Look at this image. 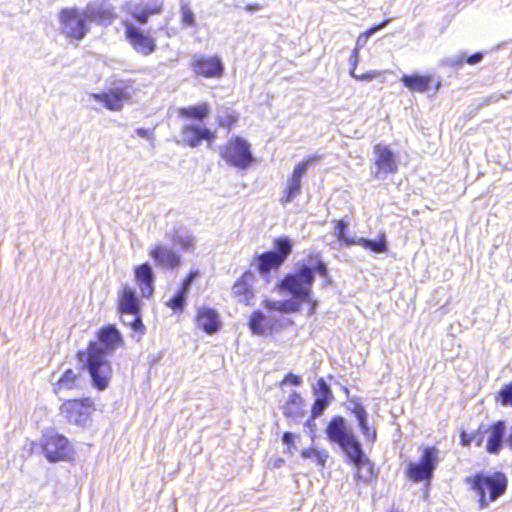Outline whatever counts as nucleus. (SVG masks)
<instances>
[{
    "label": "nucleus",
    "instance_id": "f257e3e1",
    "mask_svg": "<svg viewBox=\"0 0 512 512\" xmlns=\"http://www.w3.org/2000/svg\"><path fill=\"white\" fill-rule=\"evenodd\" d=\"M314 273L323 277L327 284H331L328 267L319 255L315 256V265L313 268L307 265H301L295 273L286 274L276 283V288L281 293L292 295L289 301H297L301 308L302 304L308 305V315L316 313L318 301L312 297V285L315 281Z\"/></svg>",
    "mask_w": 512,
    "mask_h": 512
},
{
    "label": "nucleus",
    "instance_id": "f03ea898",
    "mask_svg": "<svg viewBox=\"0 0 512 512\" xmlns=\"http://www.w3.org/2000/svg\"><path fill=\"white\" fill-rule=\"evenodd\" d=\"M464 482L477 495V503L481 509L502 497L508 488V478L502 471L477 472L466 477Z\"/></svg>",
    "mask_w": 512,
    "mask_h": 512
},
{
    "label": "nucleus",
    "instance_id": "7ed1b4c3",
    "mask_svg": "<svg viewBox=\"0 0 512 512\" xmlns=\"http://www.w3.org/2000/svg\"><path fill=\"white\" fill-rule=\"evenodd\" d=\"M76 357L80 361L85 357L82 368L88 371L93 387L99 391L105 390L111 380L112 366L98 342L90 341L85 350L77 351Z\"/></svg>",
    "mask_w": 512,
    "mask_h": 512
},
{
    "label": "nucleus",
    "instance_id": "20e7f679",
    "mask_svg": "<svg viewBox=\"0 0 512 512\" xmlns=\"http://www.w3.org/2000/svg\"><path fill=\"white\" fill-rule=\"evenodd\" d=\"M273 247L274 250L256 254L252 258V265L263 277L280 270L292 253L293 243L288 237L282 236L273 240Z\"/></svg>",
    "mask_w": 512,
    "mask_h": 512
},
{
    "label": "nucleus",
    "instance_id": "39448f33",
    "mask_svg": "<svg viewBox=\"0 0 512 512\" xmlns=\"http://www.w3.org/2000/svg\"><path fill=\"white\" fill-rule=\"evenodd\" d=\"M40 446L48 462H70L74 459V449L69 439L54 430H47L43 434Z\"/></svg>",
    "mask_w": 512,
    "mask_h": 512
},
{
    "label": "nucleus",
    "instance_id": "423d86ee",
    "mask_svg": "<svg viewBox=\"0 0 512 512\" xmlns=\"http://www.w3.org/2000/svg\"><path fill=\"white\" fill-rule=\"evenodd\" d=\"M60 30L69 39L80 41L90 31L89 19L85 10L75 7L62 8L58 13Z\"/></svg>",
    "mask_w": 512,
    "mask_h": 512
},
{
    "label": "nucleus",
    "instance_id": "0eeeda50",
    "mask_svg": "<svg viewBox=\"0 0 512 512\" xmlns=\"http://www.w3.org/2000/svg\"><path fill=\"white\" fill-rule=\"evenodd\" d=\"M220 156L227 165L239 170H246L252 166L254 157L247 140L234 136L231 137L220 149Z\"/></svg>",
    "mask_w": 512,
    "mask_h": 512
},
{
    "label": "nucleus",
    "instance_id": "6e6552de",
    "mask_svg": "<svg viewBox=\"0 0 512 512\" xmlns=\"http://www.w3.org/2000/svg\"><path fill=\"white\" fill-rule=\"evenodd\" d=\"M95 411V402L91 397L65 399L59 406V414L68 423L78 426L87 425Z\"/></svg>",
    "mask_w": 512,
    "mask_h": 512
},
{
    "label": "nucleus",
    "instance_id": "1a4fd4ad",
    "mask_svg": "<svg viewBox=\"0 0 512 512\" xmlns=\"http://www.w3.org/2000/svg\"><path fill=\"white\" fill-rule=\"evenodd\" d=\"M124 38L135 53L147 57L157 50L156 38L147 30L137 26L130 20H123Z\"/></svg>",
    "mask_w": 512,
    "mask_h": 512
},
{
    "label": "nucleus",
    "instance_id": "9d476101",
    "mask_svg": "<svg viewBox=\"0 0 512 512\" xmlns=\"http://www.w3.org/2000/svg\"><path fill=\"white\" fill-rule=\"evenodd\" d=\"M438 463V449L427 446L421 449L419 462H410L405 470V476L414 483L430 481Z\"/></svg>",
    "mask_w": 512,
    "mask_h": 512
},
{
    "label": "nucleus",
    "instance_id": "9b49d317",
    "mask_svg": "<svg viewBox=\"0 0 512 512\" xmlns=\"http://www.w3.org/2000/svg\"><path fill=\"white\" fill-rule=\"evenodd\" d=\"M348 463L353 466V478L357 483L371 484L378 477L374 463L363 452L361 445L346 454Z\"/></svg>",
    "mask_w": 512,
    "mask_h": 512
},
{
    "label": "nucleus",
    "instance_id": "f8f14e48",
    "mask_svg": "<svg viewBox=\"0 0 512 512\" xmlns=\"http://www.w3.org/2000/svg\"><path fill=\"white\" fill-rule=\"evenodd\" d=\"M256 282L255 273L246 269L231 285V296L240 305L253 306L257 298Z\"/></svg>",
    "mask_w": 512,
    "mask_h": 512
},
{
    "label": "nucleus",
    "instance_id": "ddd939ff",
    "mask_svg": "<svg viewBox=\"0 0 512 512\" xmlns=\"http://www.w3.org/2000/svg\"><path fill=\"white\" fill-rule=\"evenodd\" d=\"M326 434L331 442L340 445L345 455L360 446L354 434L348 430L342 416H334L327 424Z\"/></svg>",
    "mask_w": 512,
    "mask_h": 512
},
{
    "label": "nucleus",
    "instance_id": "4468645a",
    "mask_svg": "<svg viewBox=\"0 0 512 512\" xmlns=\"http://www.w3.org/2000/svg\"><path fill=\"white\" fill-rule=\"evenodd\" d=\"M320 157L316 155L307 156L302 161L297 163L288 177L287 183L283 190V195L279 202L283 205L291 202L294 198L301 193V179L305 175L308 167L317 162Z\"/></svg>",
    "mask_w": 512,
    "mask_h": 512
},
{
    "label": "nucleus",
    "instance_id": "2eb2a0df",
    "mask_svg": "<svg viewBox=\"0 0 512 512\" xmlns=\"http://www.w3.org/2000/svg\"><path fill=\"white\" fill-rule=\"evenodd\" d=\"M190 68L196 77L203 79L221 78L225 69L218 55H195L191 58Z\"/></svg>",
    "mask_w": 512,
    "mask_h": 512
},
{
    "label": "nucleus",
    "instance_id": "dca6fc26",
    "mask_svg": "<svg viewBox=\"0 0 512 512\" xmlns=\"http://www.w3.org/2000/svg\"><path fill=\"white\" fill-rule=\"evenodd\" d=\"M375 154V171L372 173L374 179H380L388 174H395L398 171V164L395 155L389 146L376 144L373 147Z\"/></svg>",
    "mask_w": 512,
    "mask_h": 512
},
{
    "label": "nucleus",
    "instance_id": "f3484780",
    "mask_svg": "<svg viewBox=\"0 0 512 512\" xmlns=\"http://www.w3.org/2000/svg\"><path fill=\"white\" fill-rule=\"evenodd\" d=\"M90 97L99 102L110 111H120L124 103L131 98V94L128 91V85L110 88L100 93H93Z\"/></svg>",
    "mask_w": 512,
    "mask_h": 512
},
{
    "label": "nucleus",
    "instance_id": "a211bd4d",
    "mask_svg": "<svg viewBox=\"0 0 512 512\" xmlns=\"http://www.w3.org/2000/svg\"><path fill=\"white\" fill-rule=\"evenodd\" d=\"M148 254L155 265L163 269L177 270L182 265L181 256L163 243L153 245Z\"/></svg>",
    "mask_w": 512,
    "mask_h": 512
},
{
    "label": "nucleus",
    "instance_id": "6ab92c4d",
    "mask_svg": "<svg viewBox=\"0 0 512 512\" xmlns=\"http://www.w3.org/2000/svg\"><path fill=\"white\" fill-rule=\"evenodd\" d=\"M180 132L183 142L191 148L198 147L203 141H206L208 145H212L217 138L216 132L207 127L194 124L183 125Z\"/></svg>",
    "mask_w": 512,
    "mask_h": 512
},
{
    "label": "nucleus",
    "instance_id": "aec40b11",
    "mask_svg": "<svg viewBox=\"0 0 512 512\" xmlns=\"http://www.w3.org/2000/svg\"><path fill=\"white\" fill-rule=\"evenodd\" d=\"M194 324L197 329L208 335H213L220 331L222 321L217 310L203 306L196 310Z\"/></svg>",
    "mask_w": 512,
    "mask_h": 512
},
{
    "label": "nucleus",
    "instance_id": "412c9836",
    "mask_svg": "<svg viewBox=\"0 0 512 512\" xmlns=\"http://www.w3.org/2000/svg\"><path fill=\"white\" fill-rule=\"evenodd\" d=\"M83 382L81 367L65 368L52 383V391L58 395L64 391H75L81 388Z\"/></svg>",
    "mask_w": 512,
    "mask_h": 512
},
{
    "label": "nucleus",
    "instance_id": "4be33fe9",
    "mask_svg": "<svg viewBox=\"0 0 512 512\" xmlns=\"http://www.w3.org/2000/svg\"><path fill=\"white\" fill-rule=\"evenodd\" d=\"M98 344L103 351V355L113 353L116 349L124 345V339L120 331L113 324L102 326L96 333Z\"/></svg>",
    "mask_w": 512,
    "mask_h": 512
},
{
    "label": "nucleus",
    "instance_id": "5701e85b",
    "mask_svg": "<svg viewBox=\"0 0 512 512\" xmlns=\"http://www.w3.org/2000/svg\"><path fill=\"white\" fill-rule=\"evenodd\" d=\"M116 311L121 316L141 313V301L131 286L124 285L120 288L116 299Z\"/></svg>",
    "mask_w": 512,
    "mask_h": 512
},
{
    "label": "nucleus",
    "instance_id": "b1692460",
    "mask_svg": "<svg viewBox=\"0 0 512 512\" xmlns=\"http://www.w3.org/2000/svg\"><path fill=\"white\" fill-rule=\"evenodd\" d=\"M281 409L289 423L296 424L306 414V403L301 394L294 390L289 394Z\"/></svg>",
    "mask_w": 512,
    "mask_h": 512
},
{
    "label": "nucleus",
    "instance_id": "393cba45",
    "mask_svg": "<svg viewBox=\"0 0 512 512\" xmlns=\"http://www.w3.org/2000/svg\"><path fill=\"white\" fill-rule=\"evenodd\" d=\"M506 432V423L503 420H497L491 424L486 425V445L485 451L488 454L496 455L499 454Z\"/></svg>",
    "mask_w": 512,
    "mask_h": 512
},
{
    "label": "nucleus",
    "instance_id": "a878e982",
    "mask_svg": "<svg viewBox=\"0 0 512 512\" xmlns=\"http://www.w3.org/2000/svg\"><path fill=\"white\" fill-rule=\"evenodd\" d=\"M134 279L140 294L144 298H151L154 294V273L149 263H142L134 268Z\"/></svg>",
    "mask_w": 512,
    "mask_h": 512
},
{
    "label": "nucleus",
    "instance_id": "bb28decb",
    "mask_svg": "<svg viewBox=\"0 0 512 512\" xmlns=\"http://www.w3.org/2000/svg\"><path fill=\"white\" fill-rule=\"evenodd\" d=\"M248 326L252 334L260 336L272 334L282 327L277 320L269 319L260 310L252 311L249 316Z\"/></svg>",
    "mask_w": 512,
    "mask_h": 512
},
{
    "label": "nucleus",
    "instance_id": "cd10ccee",
    "mask_svg": "<svg viewBox=\"0 0 512 512\" xmlns=\"http://www.w3.org/2000/svg\"><path fill=\"white\" fill-rule=\"evenodd\" d=\"M86 12L89 22H94L102 26H108L117 19V13L112 6L88 5Z\"/></svg>",
    "mask_w": 512,
    "mask_h": 512
},
{
    "label": "nucleus",
    "instance_id": "c85d7f7f",
    "mask_svg": "<svg viewBox=\"0 0 512 512\" xmlns=\"http://www.w3.org/2000/svg\"><path fill=\"white\" fill-rule=\"evenodd\" d=\"M400 81L410 91L419 93L428 91L433 84L432 76L420 74H405L401 77Z\"/></svg>",
    "mask_w": 512,
    "mask_h": 512
},
{
    "label": "nucleus",
    "instance_id": "c756f323",
    "mask_svg": "<svg viewBox=\"0 0 512 512\" xmlns=\"http://www.w3.org/2000/svg\"><path fill=\"white\" fill-rule=\"evenodd\" d=\"M211 113V107L207 102H201L197 105L182 107L178 109L177 114L185 120H195L203 122Z\"/></svg>",
    "mask_w": 512,
    "mask_h": 512
},
{
    "label": "nucleus",
    "instance_id": "7c9ffc66",
    "mask_svg": "<svg viewBox=\"0 0 512 512\" xmlns=\"http://www.w3.org/2000/svg\"><path fill=\"white\" fill-rule=\"evenodd\" d=\"M163 10L164 4L162 0H149L147 5L140 11L131 13V16L138 24L145 25L151 16L159 15Z\"/></svg>",
    "mask_w": 512,
    "mask_h": 512
},
{
    "label": "nucleus",
    "instance_id": "2f4dec72",
    "mask_svg": "<svg viewBox=\"0 0 512 512\" xmlns=\"http://www.w3.org/2000/svg\"><path fill=\"white\" fill-rule=\"evenodd\" d=\"M389 23V19L383 20L381 23L374 25L361 33L357 38V44H359L360 41H366L371 35L379 31L380 29L384 28ZM359 46L356 45V47L353 49L351 55H350V70L349 74L350 76H354L356 67L359 62Z\"/></svg>",
    "mask_w": 512,
    "mask_h": 512
},
{
    "label": "nucleus",
    "instance_id": "473e14b6",
    "mask_svg": "<svg viewBox=\"0 0 512 512\" xmlns=\"http://www.w3.org/2000/svg\"><path fill=\"white\" fill-rule=\"evenodd\" d=\"M486 436V424L481 423L477 429L469 434L465 430H461L459 433L460 445L469 448L473 443L479 447L483 444Z\"/></svg>",
    "mask_w": 512,
    "mask_h": 512
},
{
    "label": "nucleus",
    "instance_id": "72a5a7b5",
    "mask_svg": "<svg viewBox=\"0 0 512 512\" xmlns=\"http://www.w3.org/2000/svg\"><path fill=\"white\" fill-rule=\"evenodd\" d=\"M356 245H360L364 249L374 253H384L388 249L385 234H380L377 240L359 238L356 240Z\"/></svg>",
    "mask_w": 512,
    "mask_h": 512
},
{
    "label": "nucleus",
    "instance_id": "f704fd0d",
    "mask_svg": "<svg viewBox=\"0 0 512 512\" xmlns=\"http://www.w3.org/2000/svg\"><path fill=\"white\" fill-rule=\"evenodd\" d=\"M332 223L334 224L335 237H336L338 243H340L343 246L356 245L357 238L351 237V236L347 235V233H346V231L348 229V223L346 221H344L342 219L341 220L334 219L332 221Z\"/></svg>",
    "mask_w": 512,
    "mask_h": 512
},
{
    "label": "nucleus",
    "instance_id": "c9c22d12",
    "mask_svg": "<svg viewBox=\"0 0 512 512\" xmlns=\"http://www.w3.org/2000/svg\"><path fill=\"white\" fill-rule=\"evenodd\" d=\"M263 305L266 309L272 311H279L282 313H298L300 312V307L298 306L297 301H271L265 300Z\"/></svg>",
    "mask_w": 512,
    "mask_h": 512
},
{
    "label": "nucleus",
    "instance_id": "e433bc0d",
    "mask_svg": "<svg viewBox=\"0 0 512 512\" xmlns=\"http://www.w3.org/2000/svg\"><path fill=\"white\" fill-rule=\"evenodd\" d=\"M303 459H313L317 466L324 468L328 459V452L326 450H319L314 447L303 449L300 452Z\"/></svg>",
    "mask_w": 512,
    "mask_h": 512
},
{
    "label": "nucleus",
    "instance_id": "4c0bfd02",
    "mask_svg": "<svg viewBox=\"0 0 512 512\" xmlns=\"http://www.w3.org/2000/svg\"><path fill=\"white\" fill-rule=\"evenodd\" d=\"M238 122V115L234 111L227 110L222 115H220L216 124L219 128L225 129L227 132H230L233 127Z\"/></svg>",
    "mask_w": 512,
    "mask_h": 512
},
{
    "label": "nucleus",
    "instance_id": "58836bf2",
    "mask_svg": "<svg viewBox=\"0 0 512 512\" xmlns=\"http://www.w3.org/2000/svg\"><path fill=\"white\" fill-rule=\"evenodd\" d=\"M186 295L187 292L179 289L177 293L166 302L167 307L171 308L174 312L182 313L186 306Z\"/></svg>",
    "mask_w": 512,
    "mask_h": 512
},
{
    "label": "nucleus",
    "instance_id": "ea45409f",
    "mask_svg": "<svg viewBox=\"0 0 512 512\" xmlns=\"http://www.w3.org/2000/svg\"><path fill=\"white\" fill-rule=\"evenodd\" d=\"M495 401L504 407L512 406V382L505 384L497 392Z\"/></svg>",
    "mask_w": 512,
    "mask_h": 512
},
{
    "label": "nucleus",
    "instance_id": "a19ab883",
    "mask_svg": "<svg viewBox=\"0 0 512 512\" xmlns=\"http://www.w3.org/2000/svg\"><path fill=\"white\" fill-rule=\"evenodd\" d=\"M172 240L184 251H194L195 237L192 235L179 236L177 232L173 234Z\"/></svg>",
    "mask_w": 512,
    "mask_h": 512
},
{
    "label": "nucleus",
    "instance_id": "79ce46f5",
    "mask_svg": "<svg viewBox=\"0 0 512 512\" xmlns=\"http://www.w3.org/2000/svg\"><path fill=\"white\" fill-rule=\"evenodd\" d=\"M332 397H317L311 407V420L319 417L323 411L328 407Z\"/></svg>",
    "mask_w": 512,
    "mask_h": 512
},
{
    "label": "nucleus",
    "instance_id": "37998d69",
    "mask_svg": "<svg viewBox=\"0 0 512 512\" xmlns=\"http://www.w3.org/2000/svg\"><path fill=\"white\" fill-rule=\"evenodd\" d=\"M181 24L184 27H191L195 25L194 14L188 4H182L180 6Z\"/></svg>",
    "mask_w": 512,
    "mask_h": 512
},
{
    "label": "nucleus",
    "instance_id": "c03bdc74",
    "mask_svg": "<svg viewBox=\"0 0 512 512\" xmlns=\"http://www.w3.org/2000/svg\"><path fill=\"white\" fill-rule=\"evenodd\" d=\"M313 391L317 395V397H332V391L323 378H319L317 380L316 386L314 387Z\"/></svg>",
    "mask_w": 512,
    "mask_h": 512
},
{
    "label": "nucleus",
    "instance_id": "a18cd8bd",
    "mask_svg": "<svg viewBox=\"0 0 512 512\" xmlns=\"http://www.w3.org/2000/svg\"><path fill=\"white\" fill-rule=\"evenodd\" d=\"M199 274L200 273L198 270H190L188 274L182 279L181 286L179 289L188 292L192 282L194 281L195 278L199 276Z\"/></svg>",
    "mask_w": 512,
    "mask_h": 512
},
{
    "label": "nucleus",
    "instance_id": "49530a36",
    "mask_svg": "<svg viewBox=\"0 0 512 512\" xmlns=\"http://www.w3.org/2000/svg\"><path fill=\"white\" fill-rule=\"evenodd\" d=\"M354 414L358 420V425L360 429L364 428L366 425H368L367 421V413L365 411V408L362 405H356L354 408Z\"/></svg>",
    "mask_w": 512,
    "mask_h": 512
},
{
    "label": "nucleus",
    "instance_id": "de8ad7c7",
    "mask_svg": "<svg viewBox=\"0 0 512 512\" xmlns=\"http://www.w3.org/2000/svg\"><path fill=\"white\" fill-rule=\"evenodd\" d=\"M299 438V435H296L292 432H284L282 435V442L287 446L288 451H291L295 448V440Z\"/></svg>",
    "mask_w": 512,
    "mask_h": 512
},
{
    "label": "nucleus",
    "instance_id": "09e8293b",
    "mask_svg": "<svg viewBox=\"0 0 512 512\" xmlns=\"http://www.w3.org/2000/svg\"><path fill=\"white\" fill-rule=\"evenodd\" d=\"M302 383V378L299 375L293 373H287L280 382V385L291 384L293 386H299Z\"/></svg>",
    "mask_w": 512,
    "mask_h": 512
},
{
    "label": "nucleus",
    "instance_id": "8fccbe9b",
    "mask_svg": "<svg viewBox=\"0 0 512 512\" xmlns=\"http://www.w3.org/2000/svg\"><path fill=\"white\" fill-rule=\"evenodd\" d=\"M134 316V320L129 324V326L136 332L143 334L145 332V326L141 320L140 314H132Z\"/></svg>",
    "mask_w": 512,
    "mask_h": 512
},
{
    "label": "nucleus",
    "instance_id": "3c124183",
    "mask_svg": "<svg viewBox=\"0 0 512 512\" xmlns=\"http://www.w3.org/2000/svg\"><path fill=\"white\" fill-rule=\"evenodd\" d=\"M381 74H382L381 71L371 70L369 72H366V73H363L360 75H357L356 73H354V76H352V77L358 81H368V80H372V79L380 76Z\"/></svg>",
    "mask_w": 512,
    "mask_h": 512
},
{
    "label": "nucleus",
    "instance_id": "603ef678",
    "mask_svg": "<svg viewBox=\"0 0 512 512\" xmlns=\"http://www.w3.org/2000/svg\"><path fill=\"white\" fill-rule=\"evenodd\" d=\"M361 432L369 442L374 443L376 441L377 432L374 427L366 425L364 428L361 429Z\"/></svg>",
    "mask_w": 512,
    "mask_h": 512
},
{
    "label": "nucleus",
    "instance_id": "864d4df0",
    "mask_svg": "<svg viewBox=\"0 0 512 512\" xmlns=\"http://www.w3.org/2000/svg\"><path fill=\"white\" fill-rule=\"evenodd\" d=\"M483 59V53L477 52L474 53L466 58V63L470 65H474L478 62H480Z\"/></svg>",
    "mask_w": 512,
    "mask_h": 512
},
{
    "label": "nucleus",
    "instance_id": "5fc2aeb1",
    "mask_svg": "<svg viewBox=\"0 0 512 512\" xmlns=\"http://www.w3.org/2000/svg\"><path fill=\"white\" fill-rule=\"evenodd\" d=\"M262 9V5L259 3H249L245 6V10L248 12H256Z\"/></svg>",
    "mask_w": 512,
    "mask_h": 512
},
{
    "label": "nucleus",
    "instance_id": "6e6d98bb",
    "mask_svg": "<svg viewBox=\"0 0 512 512\" xmlns=\"http://www.w3.org/2000/svg\"><path fill=\"white\" fill-rule=\"evenodd\" d=\"M135 132L138 136L143 138H149L151 135V133L145 128H137Z\"/></svg>",
    "mask_w": 512,
    "mask_h": 512
},
{
    "label": "nucleus",
    "instance_id": "4d7b16f0",
    "mask_svg": "<svg viewBox=\"0 0 512 512\" xmlns=\"http://www.w3.org/2000/svg\"><path fill=\"white\" fill-rule=\"evenodd\" d=\"M507 444H508V447L512 450V428L507 437Z\"/></svg>",
    "mask_w": 512,
    "mask_h": 512
},
{
    "label": "nucleus",
    "instance_id": "13d9d810",
    "mask_svg": "<svg viewBox=\"0 0 512 512\" xmlns=\"http://www.w3.org/2000/svg\"><path fill=\"white\" fill-rule=\"evenodd\" d=\"M440 87H441V83L439 81L434 83V90L435 91H438L440 89Z\"/></svg>",
    "mask_w": 512,
    "mask_h": 512
}]
</instances>
